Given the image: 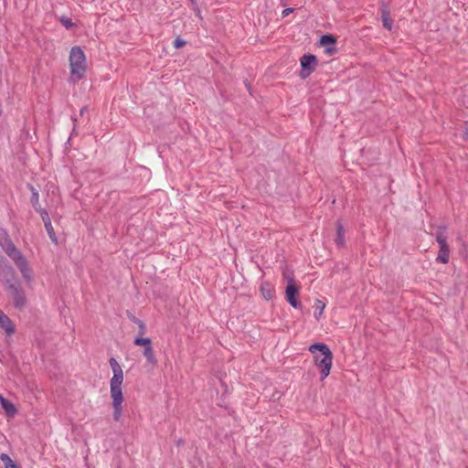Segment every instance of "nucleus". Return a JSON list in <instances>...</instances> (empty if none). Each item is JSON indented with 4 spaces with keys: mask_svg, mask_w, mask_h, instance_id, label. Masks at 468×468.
<instances>
[{
    "mask_svg": "<svg viewBox=\"0 0 468 468\" xmlns=\"http://www.w3.org/2000/svg\"><path fill=\"white\" fill-rule=\"evenodd\" d=\"M264 290H265V289H264V287H263V286H261V292H264Z\"/></svg>",
    "mask_w": 468,
    "mask_h": 468,
    "instance_id": "obj_31",
    "label": "nucleus"
},
{
    "mask_svg": "<svg viewBox=\"0 0 468 468\" xmlns=\"http://www.w3.org/2000/svg\"><path fill=\"white\" fill-rule=\"evenodd\" d=\"M299 294H286L287 302L293 307L300 306Z\"/></svg>",
    "mask_w": 468,
    "mask_h": 468,
    "instance_id": "obj_23",
    "label": "nucleus"
},
{
    "mask_svg": "<svg viewBox=\"0 0 468 468\" xmlns=\"http://www.w3.org/2000/svg\"><path fill=\"white\" fill-rule=\"evenodd\" d=\"M12 302L15 308L18 310H23L27 305L25 294H13Z\"/></svg>",
    "mask_w": 468,
    "mask_h": 468,
    "instance_id": "obj_16",
    "label": "nucleus"
},
{
    "mask_svg": "<svg viewBox=\"0 0 468 468\" xmlns=\"http://www.w3.org/2000/svg\"><path fill=\"white\" fill-rule=\"evenodd\" d=\"M109 364L113 374L110 380V395L113 409L112 417L115 421H119L123 413L122 403L124 401V396L122 388L124 379L123 370L118 361L113 357L110 358Z\"/></svg>",
    "mask_w": 468,
    "mask_h": 468,
    "instance_id": "obj_1",
    "label": "nucleus"
},
{
    "mask_svg": "<svg viewBox=\"0 0 468 468\" xmlns=\"http://www.w3.org/2000/svg\"><path fill=\"white\" fill-rule=\"evenodd\" d=\"M0 247L6 255L16 248L5 230H3L2 235L0 236Z\"/></svg>",
    "mask_w": 468,
    "mask_h": 468,
    "instance_id": "obj_10",
    "label": "nucleus"
},
{
    "mask_svg": "<svg viewBox=\"0 0 468 468\" xmlns=\"http://www.w3.org/2000/svg\"><path fill=\"white\" fill-rule=\"evenodd\" d=\"M0 460L4 463L5 468H20L6 453H1Z\"/></svg>",
    "mask_w": 468,
    "mask_h": 468,
    "instance_id": "obj_18",
    "label": "nucleus"
},
{
    "mask_svg": "<svg viewBox=\"0 0 468 468\" xmlns=\"http://www.w3.org/2000/svg\"><path fill=\"white\" fill-rule=\"evenodd\" d=\"M336 39L333 35H324L320 39V44L323 47H329L330 45L335 44Z\"/></svg>",
    "mask_w": 468,
    "mask_h": 468,
    "instance_id": "obj_21",
    "label": "nucleus"
},
{
    "mask_svg": "<svg viewBox=\"0 0 468 468\" xmlns=\"http://www.w3.org/2000/svg\"><path fill=\"white\" fill-rule=\"evenodd\" d=\"M133 344L137 346H142L143 350L153 346L151 338L144 337V335H136Z\"/></svg>",
    "mask_w": 468,
    "mask_h": 468,
    "instance_id": "obj_15",
    "label": "nucleus"
},
{
    "mask_svg": "<svg viewBox=\"0 0 468 468\" xmlns=\"http://www.w3.org/2000/svg\"><path fill=\"white\" fill-rule=\"evenodd\" d=\"M450 249L449 246L440 247V250L436 261L441 263H447L449 261Z\"/></svg>",
    "mask_w": 468,
    "mask_h": 468,
    "instance_id": "obj_17",
    "label": "nucleus"
},
{
    "mask_svg": "<svg viewBox=\"0 0 468 468\" xmlns=\"http://www.w3.org/2000/svg\"><path fill=\"white\" fill-rule=\"evenodd\" d=\"M0 282L6 288L14 289L16 283V274L14 268L5 257H0Z\"/></svg>",
    "mask_w": 468,
    "mask_h": 468,
    "instance_id": "obj_4",
    "label": "nucleus"
},
{
    "mask_svg": "<svg viewBox=\"0 0 468 468\" xmlns=\"http://www.w3.org/2000/svg\"><path fill=\"white\" fill-rule=\"evenodd\" d=\"M38 211H39V214L41 216V218L44 222L46 230H47L50 239L54 242H57L56 234H55L54 229L52 227L51 220H50L48 211L45 209H39Z\"/></svg>",
    "mask_w": 468,
    "mask_h": 468,
    "instance_id": "obj_8",
    "label": "nucleus"
},
{
    "mask_svg": "<svg viewBox=\"0 0 468 468\" xmlns=\"http://www.w3.org/2000/svg\"><path fill=\"white\" fill-rule=\"evenodd\" d=\"M283 277L287 282L284 292H298L299 288L292 278V272L288 270L285 271Z\"/></svg>",
    "mask_w": 468,
    "mask_h": 468,
    "instance_id": "obj_11",
    "label": "nucleus"
},
{
    "mask_svg": "<svg viewBox=\"0 0 468 468\" xmlns=\"http://www.w3.org/2000/svg\"><path fill=\"white\" fill-rule=\"evenodd\" d=\"M293 12V9L289 7V8H285L283 11H282V17H285L287 16H289L291 13Z\"/></svg>",
    "mask_w": 468,
    "mask_h": 468,
    "instance_id": "obj_28",
    "label": "nucleus"
},
{
    "mask_svg": "<svg viewBox=\"0 0 468 468\" xmlns=\"http://www.w3.org/2000/svg\"><path fill=\"white\" fill-rule=\"evenodd\" d=\"M32 197H31V202L33 204V207L36 208V204L38 203V193L37 192V190L32 187Z\"/></svg>",
    "mask_w": 468,
    "mask_h": 468,
    "instance_id": "obj_26",
    "label": "nucleus"
},
{
    "mask_svg": "<svg viewBox=\"0 0 468 468\" xmlns=\"http://www.w3.org/2000/svg\"><path fill=\"white\" fill-rule=\"evenodd\" d=\"M71 119H72L73 122L75 123V122L77 121L76 118L72 117Z\"/></svg>",
    "mask_w": 468,
    "mask_h": 468,
    "instance_id": "obj_32",
    "label": "nucleus"
},
{
    "mask_svg": "<svg viewBox=\"0 0 468 468\" xmlns=\"http://www.w3.org/2000/svg\"><path fill=\"white\" fill-rule=\"evenodd\" d=\"M446 228L444 226L438 227L435 232L436 241L439 243L440 247L448 246L447 238L445 236Z\"/></svg>",
    "mask_w": 468,
    "mask_h": 468,
    "instance_id": "obj_14",
    "label": "nucleus"
},
{
    "mask_svg": "<svg viewBox=\"0 0 468 468\" xmlns=\"http://www.w3.org/2000/svg\"><path fill=\"white\" fill-rule=\"evenodd\" d=\"M0 327L5 332L7 335H11L15 333V325L10 318L0 310Z\"/></svg>",
    "mask_w": 468,
    "mask_h": 468,
    "instance_id": "obj_9",
    "label": "nucleus"
},
{
    "mask_svg": "<svg viewBox=\"0 0 468 468\" xmlns=\"http://www.w3.org/2000/svg\"><path fill=\"white\" fill-rule=\"evenodd\" d=\"M143 355L145 357L146 363L149 366H151L153 367H156V365H157V358H156L155 352H154L153 346L148 347L146 349H144L143 350Z\"/></svg>",
    "mask_w": 468,
    "mask_h": 468,
    "instance_id": "obj_13",
    "label": "nucleus"
},
{
    "mask_svg": "<svg viewBox=\"0 0 468 468\" xmlns=\"http://www.w3.org/2000/svg\"><path fill=\"white\" fill-rule=\"evenodd\" d=\"M186 41L180 37H176L174 41V47L175 48L178 49L183 48L186 45Z\"/></svg>",
    "mask_w": 468,
    "mask_h": 468,
    "instance_id": "obj_25",
    "label": "nucleus"
},
{
    "mask_svg": "<svg viewBox=\"0 0 468 468\" xmlns=\"http://www.w3.org/2000/svg\"><path fill=\"white\" fill-rule=\"evenodd\" d=\"M465 139L468 140V128L466 129V132L464 133Z\"/></svg>",
    "mask_w": 468,
    "mask_h": 468,
    "instance_id": "obj_30",
    "label": "nucleus"
},
{
    "mask_svg": "<svg viewBox=\"0 0 468 468\" xmlns=\"http://www.w3.org/2000/svg\"><path fill=\"white\" fill-rule=\"evenodd\" d=\"M7 256L15 262L22 276L27 282H30L32 278V270L29 267L28 261L23 253L17 248H16Z\"/></svg>",
    "mask_w": 468,
    "mask_h": 468,
    "instance_id": "obj_5",
    "label": "nucleus"
},
{
    "mask_svg": "<svg viewBox=\"0 0 468 468\" xmlns=\"http://www.w3.org/2000/svg\"><path fill=\"white\" fill-rule=\"evenodd\" d=\"M60 23L66 27L69 28L73 26V23L71 22V19L68 16H61Z\"/></svg>",
    "mask_w": 468,
    "mask_h": 468,
    "instance_id": "obj_24",
    "label": "nucleus"
},
{
    "mask_svg": "<svg viewBox=\"0 0 468 468\" xmlns=\"http://www.w3.org/2000/svg\"><path fill=\"white\" fill-rule=\"evenodd\" d=\"M379 10L383 27L390 31L392 29L393 20L390 18V10L388 5L385 2H382Z\"/></svg>",
    "mask_w": 468,
    "mask_h": 468,
    "instance_id": "obj_7",
    "label": "nucleus"
},
{
    "mask_svg": "<svg viewBox=\"0 0 468 468\" xmlns=\"http://www.w3.org/2000/svg\"><path fill=\"white\" fill-rule=\"evenodd\" d=\"M335 241L337 244V246H339V247L343 246L345 243L344 228L339 222L337 223L336 238H335Z\"/></svg>",
    "mask_w": 468,
    "mask_h": 468,
    "instance_id": "obj_19",
    "label": "nucleus"
},
{
    "mask_svg": "<svg viewBox=\"0 0 468 468\" xmlns=\"http://www.w3.org/2000/svg\"><path fill=\"white\" fill-rule=\"evenodd\" d=\"M325 307V303L321 301V300H317L314 303V316L316 319H319L323 314V311Z\"/></svg>",
    "mask_w": 468,
    "mask_h": 468,
    "instance_id": "obj_20",
    "label": "nucleus"
},
{
    "mask_svg": "<svg viewBox=\"0 0 468 468\" xmlns=\"http://www.w3.org/2000/svg\"><path fill=\"white\" fill-rule=\"evenodd\" d=\"M300 62L302 67L300 76L302 79H306L315 70L318 60L314 55L305 54L301 58Z\"/></svg>",
    "mask_w": 468,
    "mask_h": 468,
    "instance_id": "obj_6",
    "label": "nucleus"
},
{
    "mask_svg": "<svg viewBox=\"0 0 468 468\" xmlns=\"http://www.w3.org/2000/svg\"><path fill=\"white\" fill-rule=\"evenodd\" d=\"M314 355V363L320 369L321 379L324 380L330 374L333 366V354L330 348L323 343H316L308 347Z\"/></svg>",
    "mask_w": 468,
    "mask_h": 468,
    "instance_id": "obj_2",
    "label": "nucleus"
},
{
    "mask_svg": "<svg viewBox=\"0 0 468 468\" xmlns=\"http://www.w3.org/2000/svg\"><path fill=\"white\" fill-rule=\"evenodd\" d=\"M0 403L8 416L14 417L16 414V408L15 405L6 399L2 394H0Z\"/></svg>",
    "mask_w": 468,
    "mask_h": 468,
    "instance_id": "obj_12",
    "label": "nucleus"
},
{
    "mask_svg": "<svg viewBox=\"0 0 468 468\" xmlns=\"http://www.w3.org/2000/svg\"><path fill=\"white\" fill-rule=\"evenodd\" d=\"M132 321L138 326L139 331L137 335H144L146 334L145 324L135 316H133Z\"/></svg>",
    "mask_w": 468,
    "mask_h": 468,
    "instance_id": "obj_22",
    "label": "nucleus"
},
{
    "mask_svg": "<svg viewBox=\"0 0 468 468\" xmlns=\"http://www.w3.org/2000/svg\"><path fill=\"white\" fill-rule=\"evenodd\" d=\"M87 111H88V108H87L86 106H84V107H82V108L80 109V115H83V114H84V112H87Z\"/></svg>",
    "mask_w": 468,
    "mask_h": 468,
    "instance_id": "obj_29",
    "label": "nucleus"
},
{
    "mask_svg": "<svg viewBox=\"0 0 468 468\" xmlns=\"http://www.w3.org/2000/svg\"><path fill=\"white\" fill-rule=\"evenodd\" d=\"M70 71L72 77L80 80L86 71V57L80 47H73L69 54Z\"/></svg>",
    "mask_w": 468,
    "mask_h": 468,
    "instance_id": "obj_3",
    "label": "nucleus"
},
{
    "mask_svg": "<svg viewBox=\"0 0 468 468\" xmlns=\"http://www.w3.org/2000/svg\"><path fill=\"white\" fill-rule=\"evenodd\" d=\"M324 51L328 55H333L334 53L336 52V48H334V47H325V50Z\"/></svg>",
    "mask_w": 468,
    "mask_h": 468,
    "instance_id": "obj_27",
    "label": "nucleus"
}]
</instances>
